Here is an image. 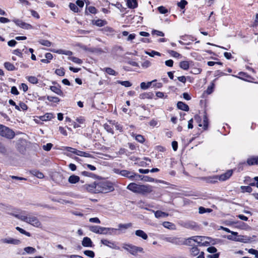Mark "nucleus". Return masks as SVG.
<instances>
[{"mask_svg":"<svg viewBox=\"0 0 258 258\" xmlns=\"http://www.w3.org/2000/svg\"><path fill=\"white\" fill-rule=\"evenodd\" d=\"M166 240L170 243H172L176 245L187 244V243H185L184 242V240L180 237H169L166 238Z\"/></svg>","mask_w":258,"mask_h":258,"instance_id":"11","label":"nucleus"},{"mask_svg":"<svg viewBox=\"0 0 258 258\" xmlns=\"http://www.w3.org/2000/svg\"><path fill=\"white\" fill-rule=\"evenodd\" d=\"M100 229V226H91L89 227V230L95 233L98 234V232H99V229Z\"/></svg>","mask_w":258,"mask_h":258,"instance_id":"50","label":"nucleus"},{"mask_svg":"<svg viewBox=\"0 0 258 258\" xmlns=\"http://www.w3.org/2000/svg\"><path fill=\"white\" fill-rule=\"evenodd\" d=\"M105 130L108 133L114 134V131L112 126L107 123L104 124Z\"/></svg>","mask_w":258,"mask_h":258,"instance_id":"51","label":"nucleus"},{"mask_svg":"<svg viewBox=\"0 0 258 258\" xmlns=\"http://www.w3.org/2000/svg\"><path fill=\"white\" fill-rule=\"evenodd\" d=\"M141 175V177H137L138 180L140 179L142 180H144L145 181H148V182H154V179L152 177H149L148 176H144V175Z\"/></svg>","mask_w":258,"mask_h":258,"instance_id":"38","label":"nucleus"},{"mask_svg":"<svg viewBox=\"0 0 258 258\" xmlns=\"http://www.w3.org/2000/svg\"><path fill=\"white\" fill-rule=\"evenodd\" d=\"M180 38L184 42H190V41H194L197 40V38L191 35L185 34L184 35L181 36Z\"/></svg>","mask_w":258,"mask_h":258,"instance_id":"24","label":"nucleus"},{"mask_svg":"<svg viewBox=\"0 0 258 258\" xmlns=\"http://www.w3.org/2000/svg\"><path fill=\"white\" fill-rule=\"evenodd\" d=\"M15 217L36 227H39L41 225L38 218L32 214H29L28 216L17 214L15 215Z\"/></svg>","mask_w":258,"mask_h":258,"instance_id":"3","label":"nucleus"},{"mask_svg":"<svg viewBox=\"0 0 258 258\" xmlns=\"http://www.w3.org/2000/svg\"><path fill=\"white\" fill-rule=\"evenodd\" d=\"M188 4L186 0H181L180 2H178L177 4V6L181 10H184L183 13H184L185 6Z\"/></svg>","mask_w":258,"mask_h":258,"instance_id":"34","label":"nucleus"},{"mask_svg":"<svg viewBox=\"0 0 258 258\" xmlns=\"http://www.w3.org/2000/svg\"><path fill=\"white\" fill-rule=\"evenodd\" d=\"M117 82H118V83L121 84V85H122L125 87H131L132 85V83L128 81H118Z\"/></svg>","mask_w":258,"mask_h":258,"instance_id":"56","label":"nucleus"},{"mask_svg":"<svg viewBox=\"0 0 258 258\" xmlns=\"http://www.w3.org/2000/svg\"><path fill=\"white\" fill-rule=\"evenodd\" d=\"M168 216V214L162 212L161 211H157L155 212V216L157 218H159L161 217H165Z\"/></svg>","mask_w":258,"mask_h":258,"instance_id":"32","label":"nucleus"},{"mask_svg":"<svg viewBox=\"0 0 258 258\" xmlns=\"http://www.w3.org/2000/svg\"><path fill=\"white\" fill-rule=\"evenodd\" d=\"M232 76L247 82H252L254 80L250 75L243 72H239L237 75H232Z\"/></svg>","mask_w":258,"mask_h":258,"instance_id":"9","label":"nucleus"},{"mask_svg":"<svg viewBox=\"0 0 258 258\" xmlns=\"http://www.w3.org/2000/svg\"><path fill=\"white\" fill-rule=\"evenodd\" d=\"M246 165H247L246 161L240 162L237 165V167L234 169V171L236 170L237 172H240L244 170V166Z\"/></svg>","mask_w":258,"mask_h":258,"instance_id":"29","label":"nucleus"},{"mask_svg":"<svg viewBox=\"0 0 258 258\" xmlns=\"http://www.w3.org/2000/svg\"><path fill=\"white\" fill-rule=\"evenodd\" d=\"M24 250L28 253H32L36 251V249L32 247L28 246L24 248Z\"/></svg>","mask_w":258,"mask_h":258,"instance_id":"60","label":"nucleus"},{"mask_svg":"<svg viewBox=\"0 0 258 258\" xmlns=\"http://www.w3.org/2000/svg\"><path fill=\"white\" fill-rule=\"evenodd\" d=\"M84 253L86 255H87L90 257H91V258H93L95 257V253L92 250H86L84 251Z\"/></svg>","mask_w":258,"mask_h":258,"instance_id":"55","label":"nucleus"},{"mask_svg":"<svg viewBox=\"0 0 258 258\" xmlns=\"http://www.w3.org/2000/svg\"><path fill=\"white\" fill-rule=\"evenodd\" d=\"M68 180L70 183L75 184L79 181L80 177L77 175H72L69 177Z\"/></svg>","mask_w":258,"mask_h":258,"instance_id":"27","label":"nucleus"},{"mask_svg":"<svg viewBox=\"0 0 258 258\" xmlns=\"http://www.w3.org/2000/svg\"><path fill=\"white\" fill-rule=\"evenodd\" d=\"M52 52L58 53V54H66V55H71L72 54V52L71 51H65L62 49H58L57 50H51Z\"/></svg>","mask_w":258,"mask_h":258,"instance_id":"40","label":"nucleus"},{"mask_svg":"<svg viewBox=\"0 0 258 258\" xmlns=\"http://www.w3.org/2000/svg\"><path fill=\"white\" fill-rule=\"evenodd\" d=\"M179 67L184 70H187L189 67V64L188 61H181L179 63Z\"/></svg>","mask_w":258,"mask_h":258,"instance_id":"31","label":"nucleus"},{"mask_svg":"<svg viewBox=\"0 0 258 258\" xmlns=\"http://www.w3.org/2000/svg\"><path fill=\"white\" fill-rule=\"evenodd\" d=\"M135 234L137 236L142 237L144 240H146L148 238L147 234L142 230H136Z\"/></svg>","mask_w":258,"mask_h":258,"instance_id":"26","label":"nucleus"},{"mask_svg":"<svg viewBox=\"0 0 258 258\" xmlns=\"http://www.w3.org/2000/svg\"><path fill=\"white\" fill-rule=\"evenodd\" d=\"M102 31L104 33H106L107 34H112L114 32V30L112 27L109 26L104 27L102 29Z\"/></svg>","mask_w":258,"mask_h":258,"instance_id":"42","label":"nucleus"},{"mask_svg":"<svg viewBox=\"0 0 258 258\" xmlns=\"http://www.w3.org/2000/svg\"><path fill=\"white\" fill-rule=\"evenodd\" d=\"M38 43L42 45L50 47L52 43L48 40L40 39L38 41Z\"/></svg>","mask_w":258,"mask_h":258,"instance_id":"36","label":"nucleus"},{"mask_svg":"<svg viewBox=\"0 0 258 258\" xmlns=\"http://www.w3.org/2000/svg\"><path fill=\"white\" fill-rule=\"evenodd\" d=\"M169 53L173 57L175 58H178L181 56V54H179L178 52L174 51V50H169L168 51Z\"/></svg>","mask_w":258,"mask_h":258,"instance_id":"59","label":"nucleus"},{"mask_svg":"<svg viewBox=\"0 0 258 258\" xmlns=\"http://www.w3.org/2000/svg\"><path fill=\"white\" fill-rule=\"evenodd\" d=\"M1 242L4 243L12 244L14 245H19L21 243V241L19 239H14L11 237L8 238H3L1 240Z\"/></svg>","mask_w":258,"mask_h":258,"instance_id":"13","label":"nucleus"},{"mask_svg":"<svg viewBox=\"0 0 258 258\" xmlns=\"http://www.w3.org/2000/svg\"><path fill=\"white\" fill-rule=\"evenodd\" d=\"M11 93L12 94H14L15 95H18L19 94V92L18 91V90L16 86L12 87L11 90Z\"/></svg>","mask_w":258,"mask_h":258,"instance_id":"64","label":"nucleus"},{"mask_svg":"<svg viewBox=\"0 0 258 258\" xmlns=\"http://www.w3.org/2000/svg\"><path fill=\"white\" fill-rule=\"evenodd\" d=\"M127 7L131 9H134L138 7L137 0H126Z\"/></svg>","mask_w":258,"mask_h":258,"instance_id":"17","label":"nucleus"},{"mask_svg":"<svg viewBox=\"0 0 258 258\" xmlns=\"http://www.w3.org/2000/svg\"><path fill=\"white\" fill-rule=\"evenodd\" d=\"M241 191L242 193L248 192L250 193L252 191V188L250 185L248 186H240Z\"/></svg>","mask_w":258,"mask_h":258,"instance_id":"33","label":"nucleus"},{"mask_svg":"<svg viewBox=\"0 0 258 258\" xmlns=\"http://www.w3.org/2000/svg\"><path fill=\"white\" fill-rule=\"evenodd\" d=\"M110 230L109 228L103 227L100 226V229H99V232L98 234H106L108 233V231Z\"/></svg>","mask_w":258,"mask_h":258,"instance_id":"57","label":"nucleus"},{"mask_svg":"<svg viewBox=\"0 0 258 258\" xmlns=\"http://www.w3.org/2000/svg\"><path fill=\"white\" fill-rule=\"evenodd\" d=\"M157 9L159 12L162 14H165L168 12L167 9L163 6L158 7Z\"/></svg>","mask_w":258,"mask_h":258,"instance_id":"54","label":"nucleus"},{"mask_svg":"<svg viewBox=\"0 0 258 258\" xmlns=\"http://www.w3.org/2000/svg\"><path fill=\"white\" fill-rule=\"evenodd\" d=\"M126 188L135 194L142 196H147L153 191V187L151 185L138 184L135 182L129 183Z\"/></svg>","mask_w":258,"mask_h":258,"instance_id":"2","label":"nucleus"},{"mask_svg":"<svg viewBox=\"0 0 258 258\" xmlns=\"http://www.w3.org/2000/svg\"><path fill=\"white\" fill-rule=\"evenodd\" d=\"M28 81L33 84H36L38 83V79L35 76H29L27 78Z\"/></svg>","mask_w":258,"mask_h":258,"instance_id":"43","label":"nucleus"},{"mask_svg":"<svg viewBox=\"0 0 258 258\" xmlns=\"http://www.w3.org/2000/svg\"><path fill=\"white\" fill-rule=\"evenodd\" d=\"M198 236H192L188 238V241H190L191 240H193L197 242L199 246H208L210 244V243L208 241H204V242H202L201 241H198Z\"/></svg>","mask_w":258,"mask_h":258,"instance_id":"15","label":"nucleus"},{"mask_svg":"<svg viewBox=\"0 0 258 258\" xmlns=\"http://www.w3.org/2000/svg\"><path fill=\"white\" fill-rule=\"evenodd\" d=\"M212 211V210L209 208H205L203 207H200L199 208V212L200 214H204L206 212H210Z\"/></svg>","mask_w":258,"mask_h":258,"instance_id":"52","label":"nucleus"},{"mask_svg":"<svg viewBox=\"0 0 258 258\" xmlns=\"http://www.w3.org/2000/svg\"><path fill=\"white\" fill-rule=\"evenodd\" d=\"M190 252L191 255L195 256L200 253V249L197 246H194L190 248Z\"/></svg>","mask_w":258,"mask_h":258,"instance_id":"30","label":"nucleus"},{"mask_svg":"<svg viewBox=\"0 0 258 258\" xmlns=\"http://www.w3.org/2000/svg\"><path fill=\"white\" fill-rule=\"evenodd\" d=\"M114 172L116 174H120L121 176L128 178L131 180H138L137 177H141V175L134 172L130 171L127 170H119L115 169Z\"/></svg>","mask_w":258,"mask_h":258,"instance_id":"4","label":"nucleus"},{"mask_svg":"<svg viewBox=\"0 0 258 258\" xmlns=\"http://www.w3.org/2000/svg\"><path fill=\"white\" fill-rule=\"evenodd\" d=\"M177 107L178 109L184 111H188L189 110L188 105L182 101H178L177 103Z\"/></svg>","mask_w":258,"mask_h":258,"instance_id":"16","label":"nucleus"},{"mask_svg":"<svg viewBox=\"0 0 258 258\" xmlns=\"http://www.w3.org/2000/svg\"><path fill=\"white\" fill-rule=\"evenodd\" d=\"M13 22H14L17 26L20 27L21 28L23 26V24L25 23L21 20L18 19H15L13 20Z\"/></svg>","mask_w":258,"mask_h":258,"instance_id":"53","label":"nucleus"},{"mask_svg":"<svg viewBox=\"0 0 258 258\" xmlns=\"http://www.w3.org/2000/svg\"><path fill=\"white\" fill-rule=\"evenodd\" d=\"M92 24L98 27H102L107 24V22L105 20L97 19L92 21Z\"/></svg>","mask_w":258,"mask_h":258,"instance_id":"19","label":"nucleus"},{"mask_svg":"<svg viewBox=\"0 0 258 258\" xmlns=\"http://www.w3.org/2000/svg\"><path fill=\"white\" fill-rule=\"evenodd\" d=\"M122 247L133 255H137L138 252H144V249L142 247L132 244L124 243Z\"/></svg>","mask_w":258,"mask_h":258,"instance_id":"6","label":"nucleus"},{"mask_svg":"<svg viewBox=\"0 0 258 258\" xmlns=\"http://www.w3.org/2000/svg\"><path fill=\"white\" fill-rule=\"evenodd\" d=\"M53 146V145L51 143H47L45 145H43V149L44 150L46 151H49L51 150Z\"/></svg>","mask_w":258,"mask_h":258,"instance_id":"62","label":"nucleus"},{"mask_svg":"<svg viewBox=\"0 0 258 258\" xmlns=\"http://www.w3.org/2000/svg\"><path fill=\"white\" fill-rule=\"evenodd\" d=\"M155 81H156V80H154L152 82H149L147 83L145 82H142L140 84V87H141V89H142L143 90H146L151 86L152 82H155Z\"/></svg>","mask_w":258,"mask_h":258,"instance_id":"39","label":"nucleus"},{"mask_svg":"<svg viewBox=\"0 0 258 258\" xmlns=\"http://www.w3.org/2000/svg\"><path fill=\"white\" fill-rule=\"evenodd\" d=\"M55 73L59 76H63L65 75V70L63 68L57 69L55 71Z\"/></svg>","mask_w":258,"mask_h":258,"instance_id":"46","label":"nucleus"},{"mask_svg":"<svg viewBox=\"0 0 258 258\" xmlns=\"http://www.w3.org/2000/svg\"><path fill=\"white\" fill-rule=\"evenodd\" d=\"M54 116L52 113H46L44 115L40 116L39 119L42 121H47L53 118Z\"/></svg>","mask_w":258,"mask_h":258,"instance_id":"21","label":"nucleus"},{"mask_svg":"<svg viewBox=\"0 0 258 258\" xmlns=\"http://www.w3.org/2000/svg\"><path fill=\"white\" fill-rule=\"evenodd\" d=\"M254 180L256 181L257 182H249V181L251 180V179L249 177L247 176L245 177L244 182L245 184H248L250 186H256L258 188V176L255 177L254 178Z\"/></svg>","mask_w":258,"mask_h":258,"instance_id":"23","label":"nucleus"},{"mask_svg":"<svg viewBox=\"0 0 258 258\" xmlns=\"http://www.w3.org/2000/svg\"><path fill=\"white\" fill-rule=\"evenodd\" d=\"M103 70L106 73L110 75L115 76L117 75V73L110 68H105Z\"/></svg>","mask_w":258,"mask_h":258,"instance_id":"37","label":"nucleus"},{"mask_svg":"<svg viewBox=\"0 0 258 258\" xmlns=\"http://www.w3.org/2000/svg\"><path fill=\"white\" fill-rule=\"evenodd\" d=\"M69 8L74 13L79 12L78 7H77V6L76 4H75L74 3H70Z\"/></svg>","mask_w":258,"mask_h":258,"instance_id":"45","label":"nucleus"},{"mask_svg":"<svg viewBox=\"0 0 258 258\" xmlns=\"http://www.w3.org/2000/svg\"><path fill=\"white\" fill-rule=\"evenodd\" d=\"M146 54L149 55L150 56L154 57L155 55H157L160 56L161 54L158 52L156 51L155 50H151L150 52L149 51H146Z\"/></svg>","mask_w":258,"mask_h":258,"instance_id":"48","label":"nucleus"},{"mask_svg":"<svg viewBox=\"0 0 258 258\" xmlns=\"http://www.w3.org/2000/svg\"><path fill=\"white\" fill-rule=\"evenodd\" d=\"M82 188L91 194H107L114 190L113 184L108 181H95L83 185Z\"/></svg>","mask_w":258,"mask_h":258,"instance_id":"1","label":"nucleus"},{"mask_svg":"<svg viewBox=\"0 0 258 258\" xmlns=\"http://www.w3.org/2000/svg\"><path fill=\"white\" fill-rule=\"evenodd\" d=\"M16 229L23 234H24L28 237L31 236V234L30 232L25 231L24 229L20 228V227H16Z\"/></svg>","mask_w":258,"mask_h":258,"instance_id":"49","label":"nucleus"},{"mask_svg":"<svg viewBox=\"0 0 258 258\" xmlns=\"http://www.w3.org/2000/svg\"><path fill=\"white\" fill-rule=\"evenodd\" d=\"M4 67L8 71H10L16 70V68L15 67V66L13 63L8 61L5 62L4 63Z\"/></svg>","mask_w":258,"mask_h":258,"instance_id":"28","label":"nucleus"},{"mask_svg":"<svg viewBox=\"0 0 258 258\" xmlns=\"http://www.w3.org/2000/svg\"><path fill=\"white\" fill-rule=\"evenodd\" d=\"M194 119L200 127H202L204 130H207L208 128L209 119L206 110L204 111L203 123H202V118L199 114H196L194 116Z\"/></svg>","mask_w":258,"mask_h":258,"instance_id":"5","label":"nucleus"},{"mask_svg":"<svg viewBox=\"0 0 258 258\" xmlns=\"http://www.w3.org/2000/svg\"><path fill=\"white\" fill-rule=\"evenodd\" d=\"M135 139L137 140L138 142L140 143H144L145 141V139L144 137L141 135H136L135 136Z\"/></svg>","mask_w":258,"mask_h":258,"instance_id":"47","label":"nucleus"},{"mask_svg":"<svg viewBox=\"0 0 258 258\" xmlns=\"http://www.w3.org/2000/svg\"><path fill=\"white\" fill-rule=\"evenodd\" d=\"M18 106H19L20 108H21L23 111H26L28 109L27 105L23 102H20L19 105Z\"/></svg>","mask_w":258,"mask_h":258,"instance_id":"63","label":"nucleus"},{"mask_svg":"<svg viewBox=\"0 0 258 258\" xmlns=\"http://www.w3.org/2000/svg\"><path fill=\"white\" fill-rule=\"evenodd\" d=\"M82 244L84 247H92L93 246L91 239L88 237H85L83 238Z\"/></svg>","mask_w":258,"mask_h":258,"instance_id":"20","label":"nucleus"},{"mask_svg":"<svg viewBox=\"0 0 258 258\" xmlns=\"http://www.w3.org/2000/svg\"><path fill=\"white\" fill-rule=\"evenodd\" d=\"M0 135L9 139H12L15 136V132L9 127L4 125L0 130Z\"/></svg>","mask_w":258,"mask_h":258,"instance_id":"7","label":"nucleus"},{"mask_svg":"<svg viewBox=\"0 0 258 258\" xmlns=\"http://www.w3.org/2000/svg\"><path fill=\"white\" fill-rule=\"evenodd\" d=\"M46 98L49 102L55 103H58L60 100L58 97L55 96H47Z\"/></svg>","mask_w":258,"mask_h":258,"instance_id":"35","label":"nucleus"},{"mask_svg":"<svg viewBox=\"0 0 258 258\" xmlns=\"http://www.w3.org/2000/svg\"><path fill=\"white\" fill-rule=\"evenodd\" d=\"M246 163L248 166L258 165V156H250L247 158Z\"/></svg>","mask_w":258,"mask_h":258,"instance_id":"14","label":"nucleus"},{"mask_svg":"<svg viewBox=\"0 0 258 258\" xmlns=\"http://www.w3.org/2000/svg\"><path fill=\"white\" fill-rule=\"evenodd\" d=\"M66 150L68 152H71L75 155L78 156H80L81 157H88V158H92V155L90 154L89 152H86L84 151H82L78 150L75 148H73L70 147H67L66 148Z\"/></svg>","mask_w":258,"mask_h":258,"instance_id":"8","label":"nucleus"},{"mask_svg":"<svg viewBox=\"0 0 258 258\" xmlns=\"http://www.w3.org/2000/svg\"><path fill=\"white\" fill-rule=\"evenodd\" d=\"M234 169L227 170L225 173L218 176L219 180L220 181H225L228 179L233 174Z\"/></svg>","mask_w":258,"mask_h":258,"instance_id":"12","label":"nucleus"},{"mask_svg":"<svg viewBox=\"0 0 258 258\" xmlns=\"http://www.w3.org/2000/svg\"><path fill=\"white\" fill-rule=\"evenodd\" d=\"M132 226V224L131 223H128L126 224H119L118 225L119 229H126Z\"/></svg>","mask_w":258,"mask_h":258,"instance_id":"44","label":"nucleus"},{"mask_svg":"<svg viewBox=\"0 0 258 258\" xmlns=\"http://www.w3.org/2000/svg\"><path fill=\"white\" fill-rule=\"evenodd\" d=\"M217 80V78H215L214 80H213L210 85L208 87L207 90L205 91V93L208 95H210L213 93L214 91L215 84V82Z\"/></svg>","mask_w":258,"mask_h":258,"instance_id":"18","label":"nucleus"},{"mask_svg":"<svg viewBox=\"0 0 258 258\" xmlns=\"http://www.w3.org/2000/svg\"><path fill=\"white\" fill-rule=\"evenodd\" d=\"M87 11H88L90 13L96 14L97 13L98 10L94 6H89L86 8V11L85 13H87Z\"/></svg>","mask_w":258,"mask_h":258,"instance_id":"41","label":"nucleus"},{"mask_svg":"<svg viewBox=\"0 0 258 258\" xmlns=\"http://www.w3.org/2000/svg\"><path fill=\"white\" fill-rule=\"evenodd\" d=\"M218 180H219L218 176H214L213 177H210L209 178L208 182L210 183H214L217 182Z\"/></svg>","mask_w":258,"mask_h":258,"instance_id":"61","label":"nucleus"},{"mask_svg":"<svg viewBox=\"0 0 258 258\" xmlns=\"http://www.w3.org/2000/svg\"><path fill=\"white\" fill-rule=\"evenodd\" d=\"M52 84L55 85L50 86V90L55 94L60 96H63L64 94L62 91L61 90V86L55 82H53Z\"/></svg>","mask_w":258,"mask_h":258,"instance_id":"10","label":"nucleus"},{"mask_svg":"<svg viewBox=\"0 0 258 258\" xmlns=\"http://www.w3.org/2000/svg\"><path fill=\"white\" fill-rule=\"evenodd\" d=\"M151 34L153 35H157L158 36H164V33L160 31L157 30H153L151 32Z\"/></svg>","mask_w":258,"mask_h":258,"instance_id":"58","label":"nucleus"},{"mask_svg":"<svg viewBox=\"0 0 258 258\" xmlns=\"http://www.w3.org/2000/svg\"><path fill=\"white\" fill-rule=\"evenodd\" d=\"M101 242L103 244L112 248H114L115 246H116L115 242L108 240L107 239H102L101 240Z\"/></svg>","mask_w":258,"mask_h":258,"instance_id":"25","label":"nucleus"},{"mask_svg":"<svg viewBox=\"0 0 258 258\" xmlns=\"http://www.w3.org/2000/svg\"><path fill=\"white\" fill-rule=\"evenodd\" d=\"M154 96V94L152 92H144L143 93H141L140 95V98L141 99H152Z\"/></svg>","mask_w":258,"mask_h":258,"instance_id":"22","label":"nucleus"}]
</instances>
